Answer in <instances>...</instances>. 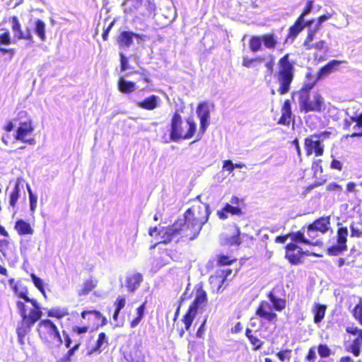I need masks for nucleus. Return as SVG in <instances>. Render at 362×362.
<instances>
[{
	"label": "nucleus",
	"instance_id": "0e129e2a",
	"mask_svg": "<svg viewBox=\"0 0 362 362\" xmlns=\"http://www.w3.org/2000/svg\"><path fill=\"white\" fill-rule=\"evenodd\" d=\"M313 48L316 49L317 50H322L324 49L325 42L324 40H320L315 44H312Z\"/></svg>",
	"mask_w": 362,
	"mask_h": 362
},
{
	"label": "nucleus",
	"instance_id": "864d4df0",
	"mask_svg": "<svg viewBox=\"0 0 362 362\" xmlns=\"http://www.w3.org/2000/svg\"><path fill=\"white\" fill-rule=\"evenodd\" d=\"M66 315V313L61 312L57 310H49L48 312L49 317H57L58 319H61V318L64 317Z\"/></svg>",
	"mask_w": 362,
	"mask_h": 362
},
{
	"label": "nucleus",
	"instance_id": "72a5a7b5",
	"mask_svg": "<svg viewBox=\"0 0 362 362\" xmlns=\"http://www.w3.org/2000/svg\"><path fill=\"white\" fill-rule=\"evenodd\" d=\"M326 307L323 305H316L314 310V322H320L325 317Z\"/></svg>",
	"mask_w": 362,
	"mask_h": 362
},
{
	"label": "nucleus",
	"instance_id": "49530a36",
	"mask_svg": "<svg viewBox=\"0 0 362 362\" xmlns=\"http://www.w3.org/2000/svg\"><path fill=\"white\" fill-rule=\"evenodd\" d=\"M330 135H331V132L325 131V132H322L319 134H312V136H313V138L316 139L317 140H320L321 144H322V142L325 139H328Z\"/></svg>",
	"mask_w": 362,
	"mask_h": 362
},
{
	"label": "nucleus",
	"instance_id": "69168bd1",
	"mask_svg": "<svg viewBox=\"0 0 362 362\" xmlns=\"http://www.w3.org/2000/svg\"><path fill=\"white\" fill-rule=\"evenodd\" d=\"M144 310H145V303H143L141 306H139L136 309L137 317L142 319L144 317Z\"/></svg>",
	"mask_w": 362,
	"mask_h": 362
},
{
	"label": "nucleus",
	"instance_id": "aec40b11",
	"mask_svg": "<svg viewBox=\"0 0 362 362\" xmlns=\"http://www.w3.org/2000/svg\"><path fill=\"white\" fill-rule=\"evenodd\" d=\"M292 116L291 106L289 100H286L281 108V117L279 123L284 125H289Z\"/></svg>",
	"mask_w": 362,
	"mask_h": 362
},
{
	"label": "nucleus",
	"instance_id": "f3484780",
	"mask_svg": "<svg viewBox=\"0 0 362 362\" xmlns=\"http://www.w3.org/2000/svg\"><path fill=\"white\" fill-rule=\"evenodd\" d=\"M12 30L14 33V36L18 39H25L30 41H33V35L29 29L25 33L21 30V24L16 16L12 17L11 21Z\"/></svg>",
	"mask_w": 362,
	"mask_h": 362
},
{
	"label": "nucleus",
	"instance_id": "20e7f679",
	"mask_svg": "<svg viewBox=\"0 0 362 362\" xmlns=\"http://www.w3.org/2000/svg\"><path fill=\"white\" fill-rule=\"evenodd\" d=\"M196 288L195 298L183 318L186 330L190 328L198 310L204 308L207 303V294L202 288V284H198Z\"/></svg>",
	"mask_w": 362,
	"mask_h": 362
},
{
	"label": "nucleus",
	"instance_id": "c756f323",
	"mask_svg": "<svg viewBox=\"0 0 362 362\" xmlns=\"http://www.w3.org/2000/svg\"><path fill=\"white\" fill-rule=\"evenodd\" d=\"M45 27V23L42 20L38 19L35 21L34 30L42 41H45L46 40Z\"/></svg>",
	"mask_w": 362,
	"mask_h": 362
},
{
	"label": "nucleus",
	"instance_id": "680f3d73",
	"mask_svg": "<svg viewBox=\"0 0 362 362\" xmlns=\"http://www.w3.org/2000/svg\"><path fill=\"white\" fill-rule=\"evenodd\" d=\"M351 236L352 237H361V231L358 229L357 228L354 227V226L352 224L351 226Z\"/></svg>",
	"mask_w": 362,
	"mask_h": 362
},
{
	"label": "nucleus",
	"instance_id": "de8ad7c7",
	"mask_svg": "<svg viewBox=\"0 0 362 362\" xmlns=\"http://www.w3.org/2000/svg\"><path fill=\"white\" fill-rule=\"evenodd\" d=\"M319 231L310 224L308 226L307 235L310 239H315L319 236Z\"/></svg>",
	"mask_w": 362,
	"mask_h": 362
},
{
	"label": "nucleus",
	"instance_id": "6ab92c4d",
	"mask_svg": "<svg viewBox=\"0 0 362 362\" xmlns=\"http://www.w3.org/2000/svg\"><path fill=\"white\" fill-rule=\"evenodd\" d=\"M288 237L290 239L296 243H301L306 245H320L322 244V242L319 240L315 242H311L309 239L305 238L304 232L299 230L297 232H292L288 235Z\"/></svg>",
	"mask_w": 362,
	"mask_h": 362
},
{
	"label": "nucleus",
	"instance_id": "09e8293b",
	"mask_svg": "<svg viewBox=\"0 0 362 362\" xmlns=\"http://www.w3.org/2000/svg\"><path fill=\"white\" fill-rule=\"evenodd\" d=\"M120 56V64H121V69L122 71H126L129 69L128 59L124 56L122 52L119 53Z\"/></svg>",
	"mask_w": 362,
	"mask_h": 362
},
{
	"label": "nucleus",
	"instance_id": "c85d7f7f",
	"mask_svg": "<svg viewBox=\"0 0 362 362\" xmlns=\"http://www.w3.org/2000/svg\"><path fill=\"white\" fill-rule=\"evenodd\" d=\"M81 317L83 319H100L102 318L101 326H104L107 323V319L105 317H102L101 313L97 310H86L82 312Z\"/></svg>",
	"mask_w": 362,
	"mask_h": 362
},
{
	"label": "nucleus",
	"instance_id": "2f4dec72",
	"mask_svg": "<svg viewBox=\"0 0 362 362\" xmlns=\"http://www.w3.org/2000/svg\"><path fill=\"white\" fill-rule=\"evenodd\" d=\"M362 348V332L354 341L350 346V350L355 356H358Z\"/></svg>",
	"mask_w": 362,
	"mask_h": 362
},
{
	"label": "nucleus",
	"instance_id": "bf43d9fd",
	"mask_svg": "<svg viewBox=\"0 0 362 362\" xmlns=\"http://www.w3.org/2000/svg\"><path fill=\"white\" fill-rule=\"evenodd\" d=\"M223 168L229 172H233L235 168L234 164L230 160L224 161Z\"/></svg>",
	"mask_w": 362,
	"mask_h": 362
},
{
	"label": "nucleus",
	"instance_id": "9b49d317",
	"mask_svg": "<svg viewBox=\"0 0 362 362\" xmlns=\"http://www.w3.org/2000/svg\"><path fill=\"white\" fill-rule=\"evenodd\" d=\"M256 315L267 321L275 324L277 319V315L272 312V305L267 301H262L256 310Z\"/></svg>",
	"mask_w": 362,
	"mask_h": 362
},
{
	"label": "nucleus",
	"instance_id": "e433bc0d",
	"mask_svg": "<svg viewBox=\"0 0 362 362\" xmlns=\"http://www.w3.org/2000/svg\"><path fill=\"white\" fill-rule=\"evenodd\" d=\"M317 352L321 358H327L332 354V350L325 344L318 345Z\"/></svg>",
	"mask_w": 362,
	"mask_h": 362
},
{
	"label": "nucleus",
	"instance_id": "8fccbe9b",
	"mask_svg": "<svg viewBox=\"0 0 362 362\" xmlns=\"http://www.w3.org/2000/svg\"><path fill=\"white\" fill-rule=\"evenodd\" d=\"M250 343L255 346V350H258L262 347V345L263 344L262 341H261L257 336L252 335L249 339Z\"/></svg>",
	"mask_w": 362,
	"mask_h": 362
},
{
	"label": "nucleus",
	"instance_id": "13d9d810",
	"mask_svg": "<svg viewBox=\"0 0 362 362\" xmlns=\"http://www.w3.org/2000/svg\"><path fill=\"white\" fill-rule=\"evenodd\" d=\"M346 331L349 333V334H354V335H360L361 334V332H362V329H358L357 327H347L346 328Z\"/></svg>",
	"mask_w": 362,
	"mask_h": 362
},
{
	"label": "nucleus",
	"instance_id": "423d86ee",
	"mask_svg": "<svg viewBox=\"0 0 362 362\" xmlns=\"http://www.w3.org/2000/svg\"><path fill=\"white\" fill-rule=\"evenodd\" d=\"M313 8V1H308L305 8L303 9L300 16L298 18L296 23L289 28L287 40L290 38L293 39L304 29L305 28V17L311 13Z\"/></svg>",
	"mask_w": 362,
	"mask_h": 362
},
{
	"label": "nucleus",
	"instance_id": "79ce46f5",
	"mask_svg": "<svg viewBox=\"0 0 362 362\" xmlns=\"http://www.w3.org/2000/svg\"><path fill=\"white\" fill-rule=\"evenodd\" d=\"M353 315L354 317L362 325V300L356 305L353 310Z\"/></svg>",
	"mask_w": 362,
	"mask_h": 362
},
{
	"label": "nucleus",
	"instance_id": "4c0bfd02",
	"mask_svg": "<svg viewBox=\"0 0 362 362\" xmlns=\"http://www.w3.org/2000/svg\"><path fill=\"white\" fill-rule=\"evenodd\" d=\"M19 192H20V188H19V184L16 182L14 189H13L11 195H10V205L11 206H15L18 198H19Z\"/></svg>",
	"mask_w": 362,
	"mask_h": 362
},
{
	"label": "nucleus",
	"instance_id": "774afa93",
	"mask_svg": "<svg viewBox=\"0 0 362 362\" xmlns=\"http://www.w3.org/2000/svg\"><path fill=\"white\" fill-rule=\"evenodd\" d=\"M331 17L332 14L330 13L325 14L317 18V21H319L320 23H322L325 21L329 20Z\"/></svg>",
	"mask_w": 362,
	"mask_h": 362
},
{
	"label": "nucleus",
	"instance_id": "a878e982",
	"mask_svg": "<svg viewBox=\"0 0 362 362\" xmlns=\"http://www.w3.org/2000/svg\"><path fill=\"white\" fill-rule=\"evenodd\" d=\"M133 37H138V35L131 32H122L118 38L120 47H129L133 42Z\"/></svg>",
	"mask_w": 362,
	"mask_h": 362
},
{
	"label": "nucleus",
	"instance_id": "1a4fd4ad",
	"mask_svg": "<svg viewBox=\"0 0 362 362\" xmlns=\"http://www.w3.org/2000/svg\"><path fill=\"white\" fill-rule=\"evenodd\" d=\"M348 235V229L346 227H341L337 231V242L335 245L328 248V254L337 256L342 252L346 250V240Z\"/></svg>",
	"mask_w": 362,
	"mask_h": 362
},
{
	"label": "nucleus",
	"instance_id": "473e14b6",
	"mask_svg": "<svg viewBox=\"0 0 362 362\" xmlns=\"http://www.w3.org/2000/svg\"><path fill=\"white\" fill-rule=\"evenodd\" d=\"M262 40L260 36H252L249 42V47L251 52H257L262 48Z\"/></svg>",
	"mask_w": 362,
	"mask_h": 362
},
{
	"label": "nucleus",
	"instance_id": "4be33fe9",
	"mask_svg": "<svg viewBox=\"0 0 362 362\" xmlns=\"http://www.w3.org/2000/svg\"><path fill=\"white\" fill-rule=\"evenodd\" d=\"M330 217H321L317 220H315L310 225L313 226L316 230H317L320 233L325 234L329 229L330 225Z\"/></svg>",
	"mask_w": 362,
	"mask_h": 362
},
{
	"label": "nucleus",
	"instance_id": "c03bdc74",
	"mask_svg": "<svg viewBox=\"0 0 362 362\" xmlns=\"http://www.w3.org/2000/svg\"><path fill=\"white\" fill-rule=\"evenodd\" d=\"M95 287V284L93 281H86L83 284V287L81 291L79 293L80 295H86L92 291Z\"/></svg>",
	"mask_w": 362,
	"mask_h": 362
},
{
	"label": "nucleus",
	"instance_id": "603ef678",
	"mask_svg": "<svg viewBox=\"0 0 362 362\" xmlns=\"http://www.w3.org/2000/svg\"><path fill=\"white\" fill-rule=\"evenodd\" d=\"M0 43L3 45H9L11 43V36L8 32L0 34Z\"/></svg>",
	"mask_w": 362,
	"mask_h": 362
},
{
	"label": "nucleus",
	"instance_id": "0eeeda50",
	"mask_svg": "<svg viewBox=\"0 0 362 362\" xmlns=\"http://www.w3.org/2000/svg\"><path fill=\"white\" fill-rule=\"evenodd\" d=\"M16 306L22 317V320L24 321V323H27L31 326H33L37 320H39L42 316L40 307L37 302V306L33 307L34 308L30 310L28 315L26 313V306L24 303L21 301H17Z\"/></svg>",
	"mask_w": 362,
	"mask_h": 362
},
{
	"label": "nucleus",
	"instance_id": "7ed1b4c3",
	"mask_svg": "<svg viewBox=\"0 0 362 362\" xmlns=\"http://www.w3.org/2000/svg\"><path fill=\"white\" fill-rule=\"evenodd\" d=\"M197 129V124L192 117H189L183 126L180 115L175 112L171 119L170 139L177 141L180 139H191Z\"/></svg>",
	"mask_w": 362,
	"mask_h": 362
},
{
	"label": "nucleus",
	"instance_id": "a19ab883",
	"mask_svg": "<svg viewBox=\"0 0 362 362\" xmlns=\"http://www.w3.org/2000/svg\"><path fill=\"white\" fill-rule=\"evenodd\" d=\"M224 211H226L228 214L230 213L232 215H242L243 212L239 206H234L230 204H226L224 206Z\"/></svg>",
	"mask_w": 362,
	"mask_h": 362
},
{
	"label": "nucleus",
	"instance_id": "bb28decb",
	"mask_svg": "<svg viewBox=\"0 0 362 362\" xmlns=\"http://www.w3.org/2000/svg\"><path fill=\"white\" fill-rule=\"evenodd\" d=\"M13 290L18 297L23 298L27 303H30L33 307L37 306V300L35 299H31L27 296L28 290L26 288L23 287L18 288V286L15 285L13 286Z\"/></svg>",
	"mask_w": 362,
	"mask_h": 362
},
{
	"label": "nucleus",
	"instance_id": "58836bf2",
	"mask_svg": "<svg viewBox=\"0 0 362 362\" xmlns=\"http://www.w3.org/2000/svg\"><path fill=\"white\" fill-rule=\"evenodd\" d=\"M316 33L317 32L313 30L312 28L308 29L307 37L303 43V45L306 47V49L310 50L313 49V45H311L310 42L313 40Z\"/></svg>",
	"mask_w": 362,
	"mask_h": 362
},
{
	"label": "nucleus",
	"instance_id": "2eb2a0df",
	"mask_svg": "<svg viewBox=\"0 0 362 362\" xmlns=\"http://www.w3.org/2000/svg\"><path fill=\"white\" fill-rule=\"evenodd\" d=\"M197 114L200 119V132L204 134L209 126L210 110L207 103L204 102L199 104L197 108Z\"/></svg>",
	"mask_w": 362,
	"mask_h": 362
},
{
	"label": "nucleus",
	"instance_id": "4468645a",
	"mask_svg": "<svg viewBox=\"0 0 362 362\" xmlns=\"http://www.w3.org/2000/svg\"><path fill=\"white\" fill-rule=\"evenodd\" d=\"M301 107L306 112L310 111L321 112L325 109L323 98L320 95L316 94L313 100L305 99L302 100Z\"/></svg>",
	"mask_w": 362,
	"mask_h": 362
},
{
	"label": "nucleus",
	"instance_id": "ddd939ff",
	"mask_svg": "<svg viewBox=\"0 0 362 362\" xmlns=\"http://www.w3.org/2000/svg\"><path fill=\"white\" fill-rule=\"evenodd\" d=\"M304 147L308 156L315 153L316 156H321L324 152V145L320 140L313 138L312 135L305 139Z\"/></svg>",
	"mask_w": 362,
	"mask_h": 362
},
{
	"label": "nucleus",
	"instance_id": "052dcab7",
	"mask_svg": "<svg viewBox=\"0 0 362 362\" xmlns=\"http://www.w3.org/2000/svg\"><path fill=\"white\" fill-rule=\"evenodd\" d=\"M72 330L74 332H75L78 334H81L86 333L88 331V327L74 326V327H73Z\"/></svg>",
	"mask_w": 362,
	"mask_h": 362
},
{
	"label": "nucleus",
	"instance_id": "338daca9",
	"mask_svg": "<svg viewBox=\"0 0 362 362\" xmlns=\"http://www.w3.org/2000/svg\"><path fill=\"white\" fill-rule=\"evenodd\" d=\"M331 167H332V168H334V169L341 170V163L339 160H333L331 163Z\"/></svg>",
	"mask_w": 362,
	"mask_h": 362
},
{
	"label": "nucleus",
	"instance_id": "ea45409f",
	"mask_svg": "<svg viewBox=\"0 0 362 362\" xmlns=\"http://www.w3.org/2000/svg\"><path fill=\"white\" fill-rule=\"evenodd\" d=\"M236 234L232 235L228 239V244L230 245H239L241 244L242 241L240 238V228L235 226Z\"/></svg>",
	"mask_w": 362,
	"mask_h": 362
},
{
	"label": "nucleus",
	"instance_id": "7c9ffc66",
	"mask_svg": "<svg viewBox=\"0 0 362 362\" xmlns=\"http://www.w3.org/2000/svg\"><path fill=\"white\" fill-rule=\"evenodd\" d=\"M105 343H107V337L105 333L101 332L98 335V339L96 341V344L94 347H93L88 353V355L92 354L94 352H101V347Z\"/></svg>",
	"mask_w": 362,
	"mask_h": 362
},
{
	"label": "nucleus",
	"instance_id": "c9c22d12",
	"mask_svg": "<svg viewBox=\"0 0 362 362\" xmlns=\"http://www.w3.org/2000/svg\"><path fill=\"white\" fill-rule=\"evenodd\" d=\"M146 11L143 14L144 16L151 17L156 15V6L153 1L147 0L145 4Z\"/></svg>",
	"mask_w": 362,
	"mask_h": 362
},
{
	"label": "nucleus",
	"instance_id": "39448f33",
	"mask_svg": "<svg viewBox=\"0 0 362 362\" xmlns=\"http://www.w3.org/2000/svg\"><path fill=\"white\" fill-rule=\"evenodd\" d=\"M37 331L40 338L45 341L50 339H56L59 344L63 342L57 326L50 320H42L38 325Z\"/></svg>",
	"mask_w": 362,
	"mask_h": 362
},
{
	"label": "nucleus",
	"instance_id": "6e6552de",
	"mask_svg": "<svg viewBox=\"0 0 362 362\" xmlns=\"http://www.w3.org/2000/svg\"><path fill=\"white\" fill-rule=\"evenodd\" d=\"M210 213L208 204H201L193 206L192 208L188 209L185 214H186L187 216H190L193 218L192 220H195L204 226L208 221Z\"/></svg>",
	"mask_w": 362,
	"mask_h": 362
},
{
	"label": "nucleus",
	"instance_id": "412c9836",
	"mask_svg": "<svg viewBox=\"0 0 362 362\" xmlns=\"http://www.w3.org/2000/svg\"><path fill=\"white\" fill-rule=\"evenodd\" d=\"M143 281V276L140 273L133 274L127 277V287L130 292H134Z\"/></svg>",
	"mask_w": 362,
	"mask_h": 362
},
{
	"label": "nucleus",
	"instance_id": "b1692460",
	"mask_svg": "<svg viewBox=\"0 0 362 362\" xmlns=\"http://www.w3.org/2000/svg\"><path fill=\"white\" fill-rule=\"evenodd\" d=\"M15 228L21 235H32L34 233V230L31 228L30 223L21 219L16 221Z\"/></svg>",
	"mask_w": 362,
	"mask_h": 362
},
{
	"label": "nucleus",
	"instance_id": "393cba45",
	"mask_svg": "<svg viewBox=\"0 0 362 362\" xmlns=\"http://www.w3.org/2000/svg\"><path fill=\"white\" fill-rule=\"evenodd\" d=\"M268 297L272 303V308L275 310L281 311L286 308V300L276 297L272 292L269 293Z\"/></svg>",
	"mask_w": 362,
	"mask_h": 362
},
{
	"label": "nucleus",
	"instance_id": "37998d69",
	"mask_svg": "<svg viewBox=\"0 0 362 362\" xmlns=\"http://www.w3.org/2000/svg\"><path fill=\"white\" fill-rule=\"evenodd\" d=\"M31 278H32V280H33V284H35V286L40 291V292L43 294V296L45 297H46L45 291V289H44V287H43V281H42V280L40 278L37 277L34 274H31Z\"/></svg>",
	"mask_w": 362,
	"mask_h": 362
},
{
	"label": "nucleus",
	"instance_id": "3c124183",
	"mask_svg": "<svg viewBox=\"0 0 362 362\" xmlns=\"http://www.w3.org/2000/svg\"><path fill=\"white\" fill-rule=\"evenodd\" d=\"M255 59H250L247 57H243V66L246 68H251L255 66Z\"/></svg>",
	"mask_w": 362,
	"mask_h": 362
},
{
	"label": "nucleus",
	"instance_id": "dca6fc26",
	"mask_svg": "<svg viewBox=\"0 0 362 362\" xmlns=\"http://www.w3.org/2000/svg\"><path fill=\"white\" fill-rule=\"evenodd\" d=\"M286 258L292 264H298L300 262V258L304 255L301 247L294 243H289L286 247Z\"/></svg>",
	"mask_w": 362,
	"mask_h": 362
},
{
	"label": "nucleus",
	"instance_id": "a211bd4d",
	"mask_svg": "<svg viewBox=\"0 0 362 362\" xmlns=\"http://www.w3.org/2000/svg\"><path fill=\"white\" fill-rule=\"evenodd\" d=\"M160 101L158 96L151 95L142 101L136 102V105L142 109L153 110L158 106Z\"/></svg>",
	"mask_w": 362,
	"mask_h": 362
},
{
	"label": "nucleus",
	"instance_id": "4d7b16f0",
	"mask_svg": "<svg viewBox=\"0 0 362 362\" xmlns=\"http://www.w3.org/2000/svg\"><path fill=\"white\" fill-rule=\"evenodd\" d=\"M125 303L126 300L124 298L119 297L117 299L116 310H117V312H120V310L124 307Z\"/></svg>",
	"mask_w": 362,
	"mask_h": 362
},
{
	"label": "nucleus",
	"instance_id": "a18cd8bd",
	"mask_svg": "<svg viewBox=\"0 0 362 362\" xmlns=\"http://www.w3.org/2000/svg\"><path fill=\"white\" fill-rule=\"evenodd\" d=\"M28 192H29V199H30V210L34 212L36 209V207H37V197L35 196L32 191H31V189L30 188L29 186H28Z\"/></svg>",
	"mask_w": 362,
	"mask_h": 362
},
{
	"label": "nucleus",
	"instance_id": "cd10ccee",
	"mask_svg": "<svg viewBox=\"0 0 362 362\" xmlns=\"http://www.w3.org/2000/svg\"><path fill=\"white\" fill-rule=\"evenodd\" d=\"M262 44L269 49H274L277 45V40L274 34H264L260 35Z\"/></svg>",
	"mask_w": 362,
	"mask_h": 362
},
{
	"label": "nucleus",
	"instance_id": "e2e57ef3",
	"mask_svg": "<svg viewBox=\"0 0 362 362\" xmlns=\"http://www.w3.org/2000/svg\"><path fill=\"white\" fill-rule=\"evenodd\" d=\"M231 261L229 259V258L227 256H221L218 259V263L221 265H228L230 264Z\"/></svg>",
	"mask_w": 362,
	"mask_h": 362
},
{
	"label": "nucleus",
	"instance_id": "f03ea898",
	"mask_svg": "<svg viewBox=\"0 0 362 362\" xmlns=\"http://www.w3.org/2000/svg\"><path fill=\"white\" fill-rule=\"evenodd\" d=\"M277 71L274 77L279 83L277 90L280 95L288 93L291 89V85L294 78V65L289 60V54H286L281 57L277 64Z\"/></svg>",
	"mask_w": 362,
	"mask_h": 362
},
{
	"label": "nucleus",
	"instance_id": "f704fd0d",
	"mask_svg": "<svg viewBox=\"0 0 362 362\" xmlns=\"http://www.w3.org/2000/svg\"><path fill=\"white\" fill-rule=\"evenodd\" d=\"M31 327V325H28L27 323H24V321L22 320L21 327H18L17 329L18 339H23L25 336L29 332Z\"/></svg>",
	"mask_w": 362,
	"mask_h": 362
},
{
	"label": "nucleus",
	"instance_id": "f8f14e48",
	"mask_svg": "<svg viewBox=\"0 0 362 362\" xmlns=\"http://www.w3.org/2000/svg\"><path fill=\"white\" fill-rule=\"evenodd\" d=\"M341 64V62L339 60L333 59L330 61L328 64H327L325 66H322L320 69V71L317 73V78L313 83H308L305 85V88L308 90H310L317 80H320L327 77L329 74L335 71L337 69V67Z\"/></svg>",
	"mask_w": 362,
	"mask_h": 362
},
{
	"label": "nucleus",
	"instance_id": "9d476101",
	"mask_svg": "<svg viewBox=\"0 0 362 362\" xmlns=\"http://www.w3.org/2000/svg\"><path fill=\"white\" fill-rule=\"evenodd\" d=\"M33 131L34 127H33L30 119L28 122H20V125L16 131V135L15 138L16 140L21 141L23 143L28 144L29 145H34L35 144V139H26L27 136L31 134Z\"/></svg>",
	"mask_w": 362,
	"mask_h": 362
},
{
	"label": "nucleus",
	"instance_id": "6e6d98bb",
	"mask_svg": "<svg viewBox=\"0 0 362 362\" xmlns=\"http://www.w3.org/2000/svg\"><path fill=\"white\" fill-rule=\"evenodd\" d=\"M267 57L269 59V60L266 63L265 66L269 73L272 74L274 68V57L272 54H269Z\"/></svg>",
	"mask_w": 362,
	"mask_h": 362
},
{
	"label": "nucleus",
	"instance_id": "f257e3e1",
	"mask_svg": "<svg viewBox=\"0 0 362 362\" xmlns=\"http://www.w3.org/2000/svg\"><path fill=\"white\" fill-rule=\"evenodd\" d=\"M192 219L189 216L187 217L185 214L182 218H179L164 232H159L162 233L163 243L168 244L179 235L189 238L190 240H194L199 234L203 226Z\"/></svg>",
	"mask_w": 362,
	"mask_h": 362
},
{
	"label": "nucleus",
	"instance_id": "5fc2aeb1",
	"mask_svg": "<svg viewBox=\"0 0 362 362\" xmlns=\"http://www.w3.org/2000/svg\"><path fill=\"white\" fill-rule=\"evenodd\" d=\"M315 358H316L315 347L313 346L309 349L308 353L305 357V359L309 362H314Z\"/></svg>",
	"mask_w": 362,
	"mask_h": 362
},
{
	"label": "nucleus",
	"instance_id": "5701e85b",
	"mask_svg": "<svg viewBox=\"0 0 362 362\" xmlns=\"http://www.w3.org/2000/svg\"><path fill=\"white\" fill-rule=\"evenodd\" d=\"M117 86L119 90L122 93H131L136 90V83L127 81L123 77L119 78Z\"/></svg>",
	"mask_w": 362,
	"mask_h": 362
}]
</instances>
